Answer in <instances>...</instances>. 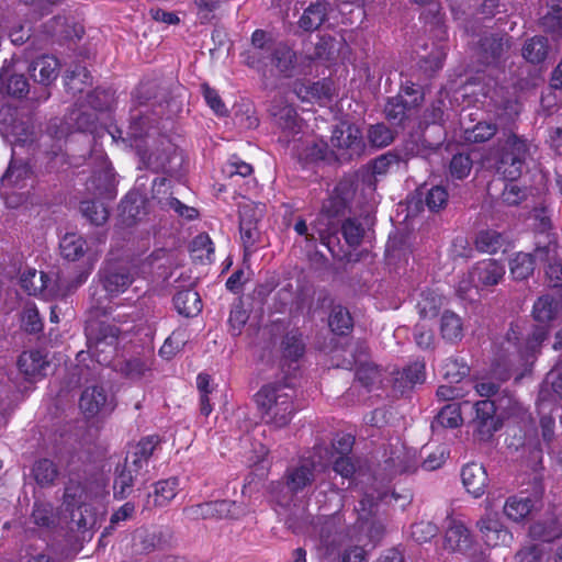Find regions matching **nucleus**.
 Returning a JSON list of instances; mask_svg holds the SVG:
<instances>
[{
	"instance_id": "nucleus-1",
	"label": "nucleus",
	"mask_w": 562,
	"mask_h": 562,
	"mask_svg": "<svg viewBox=\"0 0 562 562\" xmlns=\"http://www.w3.org/2000/svg\"><path fill=\"white\" fill-rule=\"evenodd\" d=\"M158 90L159 87L155 81H146L142 82L134 93V106L131 110L126 134L130 140H134L137 148H139L138 140L150 136L156 131L155 124L158 122L160 112L155 109L161 108L164 100Z\"/></svg>"
},
{
	"instance_id": "nucleus-2",
	"label": "nucleus",
	"mask_w": 562,
	"mask_h": 562,
	"mask_svg": "<svg viewBox=\"0 0 562 562\" xmlns=\"http://www.w3.org/2000/svg\"><path fill=\"white\" fill-rule=\"evenodd\" d=\"M159 445V436L150 435L130 448L124 463L115 470L114 498L125 499L132 494L135 482L147 472L148 461Z\"/></svg>"
},
{
	"instance_id": "nucleus-3",
	"label": "nucleus",
	"mask_w": 562,
	"mask_h": 562,
	"mask_svg": "<svg viewBox=\"0 0 562 562\" xmlns=\"http://www.w3.org/2000/svg\"><path fill=\"white\" fill-rule=\"evenodd\" d=\"M294 396V387L286 382L263 385L255 396L263 423L274 428L286 426L295 411Z\"/></svg>"
},
{
	"instance_id": "nucleus-4",
	"label": "nucleus",
	"mask_w": 562,
	"mask_h": 562,
	"mask_svg": "<svg viewBox=\"0 0 562 562\" xmlns=\"http://www.w3.org/2000/svg\"><path fill=\"white\" fill-rule=\"evenodd\" d=\"M527 155L528 143L524 137L509 133L505 138H499L493 154L497 173L505 179L516 180L522 172Z\"/></svg>"
},
{
	"instance_id": "nucleus-5",
	"label": "nucleus",
	"mask_w": 562,
	"mask_h": 562,
	"mask_svg": "<svg viewBox=\"0 0 562 562\" xmlns=\"http://www.w3.org/2000/svg\"><path fill=\"white\" fill-rule=\"evenodd\" d=\"M86 281L83 274L77 276L72 280L55 273L49 276L43 271L30 270L21 278L24 290L30 295H44L46 297L66 296Z\"/></svg>"
},
{
	"instance_id": "nucleus-6",
	"label": "nucleus",
	"mask_w": 562,
	"mask_h": 562,
	"mask_svg": "<svg viewBox=\"0 0 562 562\" xmlns=\"http://www.w3.org/2000/svg\"><path fill=\"white\" fill-rule=\"evenodd\" d=\"M95 482L97 473L92 465L86 463L76 467L70 465L63 495L66 509L69 510L76 506L88 504Z\"/></svg>"
},
{
	"instance_id": "nucleus-7",
	"label": "nucleus",
	"mask_w": 562,
	"mask_h": 562,
	"mask_svg": "<svg viewBox=\"0 0 562 562\" xmlns=\"http://www.w3.org/2000/svg\"><path fill=\"white\" fill-rule=\"evenodd\" d=\"M120 329L115 325L98 323L87 334L89 352L100 364H109L115 353Z\"/></svg>"
},
{
	"instance_id": "nucleus-8",
	"label": "nucleus",
	"mask_w": 562,
	"mask_h": 562,
	"mask_svg": "<svg viewBox=\"0 0 562 562\" xmlns=\"http://www.w3.org/2000/svg\"><path fill=\"white\" fill-rule=\"evenodd\" d=\"M330 144L337 150V156L344 160L361 157L367 147L360 128L346 122L333 131Z\"/></svg>"
},
{
	"instance_id": "nucleus-9",
	"label": "nucleus",
	"mask_w": 562,
	"mask_h": 562,
	"mask_svg": "<svg viewBox=\"0 0 562 562\" xmlns=\"http://www.w3.org/2000/svg\"><path fill=\"white\" fill-rule=\"evenodd\" d=\"M513 46V37L506 33H485L476 46L479 60L486 66H498L504 63Z\"/></svg>"
},
{
	"instance_id": "nucleus-10",
	"label": "nucleus",
	"mask_w": 562,
	"mask_h": 562,
	"mask_svg": "<svg viewBox=\"0 0 562 562\" xmlns=\"http://www.w3.org/2000/svg\"><path fill=\"white\" fill-rule=\"evenodd\" d=\"M161 150L140 154L146 168L155 172H164L171 177L180 176L183 165V157L166 137L161 140Z\"/></svg>"
},
{
	"instance_id": "nucleus-11",
	"label": "nucleus",
	"mask_w": 562,
	"mask_h": 562,
	"mask_svg": "<svg viewBox=\"0 0 562 562\" xmlns=\"http://www.w3.org/2000/svg\"><path fill=\"white\" fill-rule=\"evenodd\" d=\"M183 514L192 519H238L246 514V508L234 501H215L192 505L183 509Z\"/></svg>"
},
{
	"instance_id": "nucleus-12",
	"label": "nucleus",
	"mask_w": 562,
	"mask_h": 562,
	"mask_svg": "<svg viewBox=\"0 0 562 562\" xmlns=\"http://www.w3.org/2000/svg\"><path fill=\"white\" fill-rule=\"evenodd\" d=\"M548 337L547 324L535 325L525 338L521 337V329L518 325H512L506 334V340L513 345L516 352L524 360L533 357Z\"/></svg>"
},
{
	"instance_id": "nucleus-13",
	"label": "nucleus",
	"mask_w": 562,
	"mask_h": 562,
	"mask_svg": "<svg viewBox=\"0 0 562 562\" xmlns=\"http://www.w3.org/2000/svg\"><path fill=\"white\" fill-rule=\"evenodd\" d=\"M114 396L102 385L87 386L79 398V408L86 418L105 416L115 408Z\"/></svg>"
},
{
	"instance_id": "nucleus-14",
	"label": "nucleus",
	"mask_w": 562,
	"mask_h": 562,
	"mask_svg": "<svg viewBox=\"0 0 562 562\" xmlns=\"http://www.w3.org/2000/svg\"><path fill=\"white\" fill-rule=\"evenodd\" d=\"M315 481V462L311 458H302L288 467L282 483L291 496L311 486Z\"/></svg>"
},
{
	"instance_id": "nucleus-15",
	"label": "nucleus",
	"mask_w": 562,
	"mask_h": 562,
	"mask_svg": "<svg viewBox=\"0 0 562 562\" xmlns=\"http://www.w3.org/2000/svg\"><path fill=\"white\" fill-rule=\"evenodd\" d=\"M99 274L104 291L112 297L125 292L134 282V274L126 266L106 263Z\"/></svg>"
},
{
	"instance_id": "nucleus-16",
	"label": "nucleus",
	"mask_w": 562,
	"mask_h": 562,
	"mask_svg": "<svg viewBox=\"0 0 562 562\" xmlns=\"http://www.w3.org/2000/svg\"><path fill=\"white\" fill-rule=\"evenodd\" d=\"M474 409L475 416L471 422L473 429L481 440H488L501 427L495 403L492 400L477 401Z\"/></svg>"
},
{
	"instance_id": "nucleus-17",
	"label": "nucleus",
	"mask_w": 562,
	"mask_h": 562,
	"mask_svg": "<svg viewBox=\"0 0 562 562\" xmlns=\"http://www.w3.org/2000/svg\"><path fill=\"white\" fill-rule=\"evenodd\" d=\"M31 77L35 82L44 87L37 101L47 100L49 92L47 88L57 79L59 74V61L56 57L43 55L31 63L29 66Z\"/></svg>"
},
{
	"instance_id": "nucleus-18",
	"label": "nucleus",
	"mask_w": 562,
	"mask_h": 562,
	"mask_svg": "<svg viewBox=\"0 0 562 562\" xmlns=\"http://www.w3.org/2000/svg\"><path fill=\"white\" fill-rule=\"evenodd\" d=\"M87 190L97 196L113 199L116 192V180L110 162L100 157L99 168L93 170L87 181Z\"/></svg>"
},
{
	"instance_id": "nucleus-19",
	"label": "nucleus",
	"mask_w": 562,
	"mask_h": 562,
	"mask_svg": "<svg viewBox=\"0 0 562 562\" xmlns=\"http://www.w3.org/2000/svg\"><path fill=\"white\" fill-rule=\"evenodd\" d=\"M535 257L544 262V272L548 285L551 288L562 286V261L558 255V244L549 240L546 245H538L535 249Z\"/></svg>"
},
{
	"instance_id": "nucleus-20",
	"label": "nucleus",
	"mask_w": 562,
	"mask_h": 562,
	"mask_svg": "<svg viewBox=\"0 0 562 562\" xmlns=\"http://www.w3.org/2000/svg\"><path fill=\"white\" fill-rule=\"evenodd\" d=\"M482 540L488 547L507 546L513 535L503 526L496 515L486 514L476 521Z\"/></svg>"
},
{
	"instance_id": "nucleus-21",
	"label": "nucleus",
	"mask_w": 562,
	"mask_h": 562,
	"mask_svg": "<svg viewBox=\"0 0 562 562\" xmlns=\"http://www.w3.org/2000/svg\"><path fill=\"white\" fill-rule=\"evenodd\" d=\"M97 122V115L92 112L83 111L81 109L72 110L67 119L66 127L58 126L57 120L50 122L48 133L54 137L60 138L66 136L71 130L79 132L92 131Z\"/></svg>"
},
{
	"instance_id": "nucleus-22",
	"label": "nucleus",
	"mask_w": 562,
	"mask_h": 562,
	"mask_svg": "<svg viewBox=\"0 0 562 562\" xmlns=\"http://www.w3.org/2000/svg\"><path fill=\"white\" fill-rule=\"evenodd\" d=\"M473 546L474 540L471 531L461 521H452L445 533V549L468 555Z\"/></svg>"
},
{
	"instance_id": "nucleus-23",
	"label": "nucleus",
	"mask_w": 562,
	"mask_h": 562,
	"mask_svg": "<svg viewBox=\"0 0 562 562\" xmlns=\"http://www.w3.org/2000/svg\"><path fill=\"white\" fill-rule=\"evenodd\" d=\"M505 274V268L494 259L477 262L469 272L474 286H492L497 284Z\"/></svg>"
},
{
	"instance_id": "nucleus-24",
	"label": "nucleus",
	"mask_w": 562,
	"mask_h": 562,
	"mask_svg": "<svg viewBox=\"0 0 562 562\" xmlns=\"http://www.w3.org/2000/svg\"><path fill=\"white\" fill-rule=\"evenodd\" d=\"M449 194L441 186H434L431 188H419L412 194L411 204H415L416 209L420 205H426L430 212H439L448 204Z\"/></svg>"
},
{
	"instance_id": "nucleus-25",
	"label": "nucleus",
	"mask_w": 562,
	"mask_h": 562,
	"mask_svg": "<svg viewBox=\"0 0 562 562\" xmlns=\"http://www.w3.org/2000/svg\"><path fill=\"white\" fill-rule=\"evenodd\" d=\"M425 378V363L415 361L394 374L393 390L403 395L416 384L424 383Z\"/></svg>"
},
{
	"instance_id": "nucleus-26",
	"label": "nucleus",
	"mask_w": 562,
	"mask_h": 562,
	"mask_svg": "<svg viewBox=\"0 0 562 562\" xmlns=\"http://www.w3.org/2000/svg\"><path fill=\"white\" fill-rule=\"evenodd\" d=\"M538 502L539 497L537 495L519 493L506 499L503 512L507 518L518 522L525 519L536 508Z\"/></svg>"
},
{
	"instance_id": "nucleus-27",
	"label": "nucleus",
	"mask_w": 562,
	"mask_h": 562,
	"mask_svg": "<svg viewBox=\"0 0 562 562\" xmlns=\"http://www.w3.org/2000/svg\"><path fill=\"white\" fill-rule=\"evenodd\" d=\"M30 477L38 487L49 488L55 486L59 477V468L53 460L40 458L32 464Z\"/></svg>"
},
{
	"instance_id": "nucleus-28",
	"label": "nucleus",
	"mask_w": 562,
	"mask_h": 562,
	"mask_svg": "<svg viewBox=\"0 0 562 562\" xmlns=\"http://www.w3.org/2000/svg\"><path fill=\"white\" fill-rule=\"evenodd\" d=\"M330 3L326 0H317L310 3L299 20V26L305 32L318 30L327 20Z\"/></svg>"
},
{
	"instance_id": "nucleus-29",
	"label": "nucleus",
	"mask_w": 562,
	"mask_h": 562,
	"mask_svg": "<svg viewBox=\"0 0 562 562\" xmlns=\"http://www.w3.org/2000/svg\"><path fill=\"white\" fill-rule=\"evenodd\" d=\"M475 248L481 252L497 254L498 251H507L510 247V240L504 233L495 229H482L475 236Z\"/></svg>"
},
{
	"instance_id": "nucleus-30",
	"label": "nucleus",
	"mask_w": 562,
	"mask_h": 562,
	"mask_svg": "<svg viewBox=\"0 0 562 562\" xmlns=\"http://www.w3.org/2000/svg\"><path fill=\"white\" fill-rule=\"evenodd\" d=\"M18 366L25 378L31 380L46 375L49 361L41 351L29 350L20 355Z\"/></svg>"
},
{
	"instance_id": "nucleus-31",
	"label": "nucleus",
	"mask_w": 562,
	"mask_h": 562,
	"mask_svg": "<svg viewBox=\"0 0 562 562\" xmlns=\"http://www.w3.org/2000/svg\"><path fill=\"white\" fill-rule=\"evenodd\" d=\"M461 479L467 491L474 497L485 493L487 486V473L482 464L469 463L461 471Z\"/></svg>"
},
{
	"instance_id": "nucleus-32",
	"label": "nucleus",
	"mask_w": 562,
	"mask_h": 562,
	"mask_svg": "<svg viewBox=\"0 0 562 562\" xmlns=\"http://www.w3.org/2000/svg\"><path fill=\"white\" fill-rule=\"evenodd\" d=\"M274 123L284 132L296 134L300 131V119L292 105L274 101L269 109Z\"/></svg>"
},
{
	"instance_id": "nucleus-33",
	"label": "nucleus",
	"mask_w": 562,
	"mask_h": 562,
	"mask_svg": "<svg viewBox=\"0 0 562 562\" xmlns=\"http://www.w3.org/2000/svg\"><path fill=\"white\" fill-rule=\"evenodd\" d=\"M179 481L177 477H169L158 481L155 484L154 494H148L145 508L167 506L178 493Z\"/></svg>"
},
{
	"instance_id": "nucleus-34",
	"label": "nucleus",
	"mask_w": 562,
	"mask_h": 562,
	"mask_svg": "<svg viewBox=\"0 0 562 562\" xmlns=\"http://www.w3.org/2000/svg\"><path fill=\"white\" fill-rule=\"evenodd\" d=\"M69 529L86 533L98 525V516L94 508L88 503L70 508Z\"/></svg>"
},
{
	"instance_id": "nucleus-35",
	"label": "nucleus",
	"mask_w": 562,
	"mask_h": 562,
	"mask_svg": "<svg viewBox=\"0 0 562 562\" xmlns=\"http://www.w3.org/2000/svg\"><path fill=\"white\" fill-rule=\"evenodd\" d=\"M385 470L390 474H402L412 472L416 469V462L411 451L404 447H394L390 451V456L384 461Z\"/></svg>"
},
{
	"instance_id": "nucleus-36",
	"label": "nucleus",
	"mask_w": 562,
	"mask_h": 562,
	"mask_svg": "<svg viewBox=\"0 0 562 562\" xmlns=\"http://www.w3.org/2000/svg\"><path fill=\"white\" fill-rule=\"evenodd\" d=\"M529 536L533 540L551 542L562 536V525L555 516L540 519L530 525Z\"/></svg>"
},
{
	"instance_id": "nucleus-37",
	"label": "nucleus",
	"mask_w": 562,
	"mask_h": 562,
	"mask_svg": "<svg viewBox=\"0 0 562 562\" xmlns=\"http://www.w3.org/2000/svg\"><path fill=\"white\" fill-rule=\"evenodd\" d=\"M173 304L180 315L193 317L202 311L199 293L193 289L179 291L173 296Z\"/></svg>"
},
{
	"instance_id": "nucleus-38",
	"label": "nucleus",
	"mask_w": 562,
	"mask_h": 562,
	"mask_svg": "<svg viewBox=\"0 0 562 562\" xmlns=\"http://www.w3.org/2000/svg\"><path fill=\"white\" fill-rule=\"evenodd\" d=\"M540 26L547 33L562 34V0L547 1V12L540 19Z\"/></svg>"
},
{
	"instance_id": "nucleus-39",
	"label": "nucleus",
	"mask_w": 562,
	"mask_h": 562,
	"mask_svg": "<svg viewBox=\"0 0 562 562\" xmlns=\"http://www.w3.org/2000/svg\"><path fill=\"white\" fill-rule=\"evenodd\" d=\"M151 369L150 358L131 357L119 361L116 370L131 380L142 379Z\"/></svg>"
},
{
	"instance_id": "nucleus-40",
	"label": "nucleus",
	"mask_w": 562,
	"mask_h": 562,
	"mask_svg": "<svg viewBox=\"0 0 562 562\" xmlns=\"http://www.w3.org/2000/svg\"><path fill=\"white\" fill-rule=\"evenodd\" d=\"M549 53L548 38L541 35H536L528 38L521 48L522 57L531 64L542 63Z\"/></svg>"
},
{
	"instance_id": "nucleus-41",
	"label": "nucleus",
	"mask_w": 562,
	"mask_h": 562,
	"mask_svg": "<svg viewBox=\"0 0 562 562\" xmlns=\"http://www.w3.org/2000/svg\"><path fill=\"white\" fill-rule=\"evenodd\" d=\"M270 63L285 77H291L296 63V54L284 44H276L271 50Z\"/></svg>"
},
{
	"instance_id": "nucleus-42",
	"label": "nucleus",
	"mask_w": 562,
	"mask_h": 562,
	"mask_svg": "<svg viewBox=\"0 0 562 562\" xmlns=\"http://www.w3.org/2000/svg\"><path fill=\"white\" fill-rule=\"evenodd\" d=\"M441 337L449 342H456L463 337V324L459 315L452 311H445L440 318Z\"/></svg>"
},
{
	"instance_id": "nucleus-43",
	"label": "nucleus",
	"mask_w": 562,
	"mask_h": 562,
	"mask_svg": "<svg viewBox=\"0 0 562 562\" xmlns=\"http://www.w3.org/2000/svg\"><path fill=\"white\" fill-rule=\"evenodd\" d=\"M445 305V297L436 291L426 290L420 293L417 310L422 318H434Z\"/></svg>"
},
{
	"instance_id": "nucleus-44",
	"label": "nucleus",
	"mask_w": 562,
	"mask_h": 562,
	"mask_svg": "<svg viewBox=\"0 0 562 562\" xmlns=\"http://www.w3.org/2000/svg\"><path fill=\"white\" fill-rule=\"evenodd\" d=\"M462 424L460 406L456 403L443 406L431 422L432 431L457 428Z\"/></svg>"
},
{
	"instance_id": "nucleus-45",
	"label": "nucleus",
	"mask_w": 562,
	"mask_h": 562,
	"mask_svg": "<svg viewBox=\"0 0 562 562\" xmlns=\"http://www.w3.org/2000/svg\"><path fill=\"white\" fill-rule=\"evenodd\" d=\"M59 249L65 259L75 261L85 255L86 240L76 233H68L60 239Z\"/></svg>"
},
{
	"instance_id": "nucleus-46",
	"label": "nucleus",
	"mask_w": 562,
	"mask_h": 562,
	"mask_svg": "<svg viewBox=\"0 0 562 562\" xmlns=\"http://www.w3.org/2000/svg\"><path fill=\"white\" fill-rule=\"evenodd\" d=\"M91 85V75L85 66L76 65L72 70L66 72V87L74 97L77 93H82Z\"/></svg>"
},
{
	"instance_id": "nucleus-47",
	"label": "nucleus",
	"mask_w": 562,
	"mask_h": 562,
	"mask_svg": "<svg viewBox=\"0 0 562 562\" xmlns=\"http://www.w3.org/2000/svg\"><path fill=\"white\" fill-rule=\"evenodd\" d=\"M30 166L23 160L12 159L7 171L0 179L1 187H19L29 178Z\"/></svg>"
},
{
	"instance_id": "nucleus-48",
	"label": "nucleus",
	"mask_w": 562,
	"mask_h": 562,
	"mask_svg": "<svg viewBox=\"0 0 562 562\" xmlns=\"http://www.w3.org/2000/svg\"><path fill=\"white\" fill-rule=\"evenodd\" d=\"M560 307L561 297L555 299L546 294L540 296L533 304V316L540 324H546L555 316Z\"/></svg>"
},
{
	"instance_id": "nucleus-49",
	"label": "nucleus",
	"mask_w": 562,
	"mask_h": 562,
	"mask_svg": "<svg viewBox=\"0 0 562 562\" xmlns=\"http://www.w3.org/2000/svg\"><path fill=\"white\" fill-rule=\"evenodd\" d=\"M328 325L333 333L337 335H347L352 329L353 322L346 307L335 305L329 314Z\"/></svg>"
},
{
	"instance_id": "nucleus-50",
	"label": "nucleus",
	"mask_w": 562,
	"mask_h": 562,
	"mask_svg": "<svg viewBox=\"0 0 562 562\" xmlns=\"http://www.w3.org/2000/svg\"><path fill=\"white\" fill-rule=\"evenodd\" d=\"M0 81L5 85L9 95L23 98L30 92L27 79L22 74H9L8 70H3L0 74Z\"/></svg>"
},
{
	"instance_id": "nucleus-51",
	"label": "nucleus",
	"mask_w": 562,
	"mask_h": 562,
	"mask_svg": "<svg viewBox=\"0 0 562 562\" xmlns=\"http://www.w3.org/2000/svg\"><path fill=\"white\" fill-rule=\"evenodd\" d=\"M341 234L348 244V246L356 248L358 247L364 237L366 227L360 218L348 217L340 226Z\"/></svg>"
},
{
	"instance_id": "nucleus-52",
	"label": "nucleus",
	"mask_w": 562,
	"mask_h": 562,
	"mask_svg": "<svg viewBox=\"0 0 562 562\" xmlns=\"http://www.w3.org/2000/svg\"><path fill=\"white\" fill-rule=\"evenodd\" d=\"M281 349L283 357L296 361L305 352V342L297 330L289 331L282 339Z\"/></svg>"
},
{
	"instance_id": "nucleus-53",
	"label": "nucleus",
	"mask_w": 562,
	"mask_h": 562,
	"mask_svg": "<svg viewBox=\"0 0 562 562\" xmlns=\"http://www.w3.org/2000/svg\"><path fill=\"white\" fill-rule=\"evenodd\" d=\"M535 254L518 252L509 262V270L514 279L525 280L533 273Z\"/></svg>"
},
{
	"instance_id": "nucleus-54",
	"label": "nucleus",
	"mask_w": 562,
	"mask_h": 562,
	"mask_svg": "<svg viewBox=\"0 0 562 562\" xmlns=\"http://www.w3.org/2000/svg\"><path fill=\"white\" fill-rule=\"evenodd\" d=\"M396 132L384 123L370 125L367 131L369 144L374 148H383L392 144Z\"/></svg>"
},
{
	"instance_id": "nucleus-55",
	"label": "nucleus",
	"mask_w": 562,
	"mask_h": 562,
	"mask_svg": "<svg viewBox=\"0 0 562 562\" xmlns=\"http://www.w3.org/2000/svg\"><path fill=\"white\" fill-rule=\"evenodd\" d=\"M312 228L317 234L321 243L326 245L328 249L334 254V249L331 247V238L335 237V235L338 232V228L337 225L333 222V220L322 212L321 215L314 222Z\"/></svg>"
},
{
	"instance_id": "nucleus-56",
	"label": "nucleus",
	"mask_w": 562,
	"mask_h": 562,
	"mask_svg": "<svg viewBox=\"0 0 562 562\" xmlns=\"http://www.w3.org/2000/svg\"><path fill=\"white\" fill-rule=\"evenodd\" d=\"M409 105L402 95L390 98L384 106V114L389 122L400 125L406 119Z\"/></svg>"
},
{
	"instance_id": "nucleus-57",
	"label": "nucleus",
	"mask_w": 562,
	"mask_h": 562,
	"mask_svg": "<svg viewBox=\"0 0 562 562\" xmlns=\"http://www.w3.org/2000/svg\"><path fill=\"white\" fill-rule=\"evenodd\" d=\"M521 458L526 462L527 467L537 471L542 463L543 449L540 441L535 438H529L521 446Z\"/></svg>"
},
{
	"instance_id": "nucleus-58",
	"label": "nucleus",
	"mask_w": 562,
	"mask_h": 562,
	"mask_svg": "<svg viewBox=\"0 0 562 562\" xmlns=\"http://www.w3.org/2000/svg\"><path fill=\"white\" fill-rule=\"evenodd\" d=\"M2 134L12 137L13 143H26L31 139L33 131L29 120L19 114Z\"/></svg>"
},
{
	"instance_id": "nucleus-59",
	"label": "nucleus",
	"mask_w": 562,
	"mask_h": 562,
	"mask_svg": "<svg viewBox=\"0 0 562 562\" xmlns=\"http://www.w3.org/2000/svg\"><path fill=\"white\" fill-rule=\"evenodd\" d=\"M263 216V205L245 202L239 205V228L258 226Z\"/></svg>"
},
{
	"instance_id": "nucleus-60",
	"label": "nucleus",
	"mask_w": 562,
	"mask_h": 562,
	"mask_svg": "<svg viewBox=\"0 0 562 562\" xmlns=\"http://www.w3.org/2000/svg\"><path fill=\"white\" fill-rule=\"evenodd\" d=\"M249 318V313L245 308L240 297L236 299L232 304L228 317V325L234 336H238Z\"/></svg>"
},
{
	"instance_id": "nucleus-61",
	"label": "nucleus",
	"mask_w": 562,
	"mask_h": 562,
	"mask_svg": "<svg viewBox=\"0 0 562 562\" xmlns=\"http://www.w3.org/2000/svg\"><path fill=\"white\" fill-rule=\"evenodd\" d=\"M80 210L83 216L87 217L91 224L100 226L108 221L109 211L102 202L83 201L81 202Z\"/></svg>"
},
{
	"instance_id": "nucleus-62",
	"label": "nucleus",
	"mask_w": 562,
	"mask_h": 562,
	"mask_svg": "<svg viewBox=\"0 0 562 562\" xmlns=\"http://www.w3.org/2000/svg\"><path fill=\"white\" fill-rule=\"evenodd\" d=\"M469 372L470 367L462 360L454 357L446 359L442 366V374L450 382H460L469 374Z\"/></svg>"
},
{
	"instance_id": "nucleus-63",
	"label": "nucleus",
	"mask_w": 562,
	"mask_h": 562,
	"mask_svg": "<svg viewBox=\"0 0 562 562\" xmlns=\"http://www.w3.org/2000/svg\"><path fill=\"white\" fill-rule=\"evenodd\" d=\"M514 181L515 180H509V182H504V188L501 194L502 202L508 206H516L528 196V189L526 187L518 186Z\"/></svg>"
},
{
	"instance_id": "nucleus-64",
	"label": "nucleus",
	"mask_w": 562,
	"mask_h": 562,
	"mask_svg": "<svg viewBox=\"0 0 562 562\" xmlns=\"http://www.w3.org/2000/svg\"><path fill=\"white\" fill-rule=\"evenodd\" d=\"M187 334L186 330L178 329L175 330L165 341L162 347L159 350L161 357L166 359L172 358L176 353L182 350L184 345L187 344Z\"/></svg>"
}]
</instances>
